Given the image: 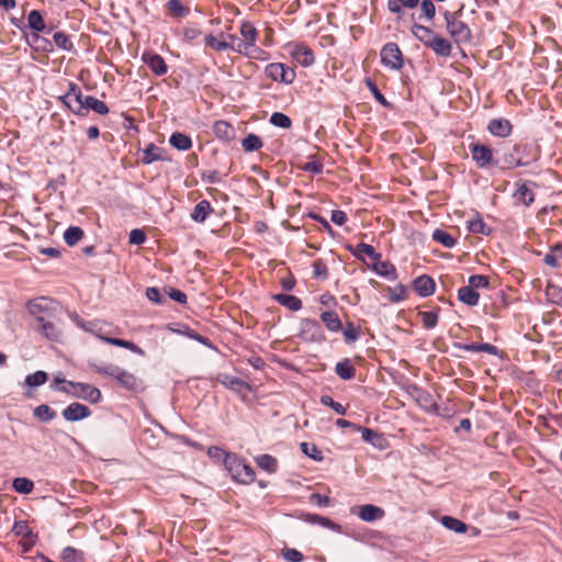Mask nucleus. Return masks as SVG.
I'll use <instances>...</instances> for the list:
<instances>
[{
  "label": "nucleus",
  "mask_w": 562,
  "mask_h": 562,
  "mask_svg": "<svg viewBox=\"0 0 562 562\" xmlns=\"http://www.w3.org/2000/svg\"><path fill=\"white\" fill-rule=\"evenodd\" d=\"M495 165L502 169H512L519 166H529L537 160V154L531 145H514L510 151L499 156L496 150Z\"/></svg>",
  "instance_id": "nucleus-1"
},
{
  "label": "nucleus",
  "mask_w": 562,
  "mask_h": 562,
  "mask_svg": "<svg viewBox=\"0 0 562 562\" xmlns=\"http://www.w3.org/2000/svg\"><path fill=\"white\" fill-rule=\"evenodd\" d=\"M90 368H92L99 374L113 378L121 386L128 391L143 390L142 380L124 369L117 367L99 366L95 363H90Z\"/></svg>",
  "instance_id": "nucleus-2"
},
{
  "label": "nucleus",
  "mask_w": 562,
  "mask_h": 562,
  "mask_svg": "<svg viewBox=\"0 0 562 562\" xmlns=\"http://www.w3.org/2000/svg\"><path fill=\"white\" fill-rule=\"evenodd\" d=\"M460 12L461 10L453 13L447 10L443 11L447 32L457 43L469 42L471 40L470 27L463 21L457 19V14H460Z\"/></svg>",
  "instance_id": "nucleus-3"
},
{
  "label": "nucleus",
  "mask_w": 562,
  "mask_h": 562,
  "mask_svg": "<svg viewBox=\"0 0 562 562\" xmlns=\"http://www.w3.org/2000/svg\"><path fill=\"white\" fill-rule=\"evenodd\" d=\"M381 64L392 70H400L404 65L403 53L394 42L386 43L381 52Z\"/></svg>",
  "instance_id": "nucleus-4"
},
{
  "label": "nucleus",
  "mask_w": 562,
  "mask_h": 562,
  "mask_svg": "<svg viewBox=\"0 0 562 562\" xmlns=\"http://www.w3.org/2000/svg\"><path fill=\"white\" fill-rule=\"evenodd\" d=\"M68 385L72 391L68 390L66 386L58 387V390L65 393H71L74 396L83 398L91 403H98L101 400L100 390L90 384L68 381Z\"/></svg>",
  "instance_id": "nucleus-5"
},
{
  "label": "nucleus",
  "mask_w": 562,
  "mask_h": 562,
  "mask_svg": "<svg viewBox=\"0 0 562 562\" xmlns=\"http://www.w3.org/2000/svg\"><path fill=\"white\" fill-rule=\"evenodd\" d=\"M265 74L273 81L290 85L295 78V70L282 63H271L266 66Z\"/></svg>",
  "instance_id": "nucleus-6"
},
{
  "label": "nucleus",
  "mask_w": 562,
  "mask_h": 562,
  "mask_svg": "<svg viewBox=\"0 0 562 562\" xmlns=\"http://www.w3.org/2000/svg\"><path fill=\"white\" fill-rule=\"evenodd\" d=\"M472 159L480 168L495 164L494 153L492 148L483 144H470L469 146Z\"/></svg>",
  "instance_id": "nucleus-7"
},
{
  "label": "nucleus",
  "mask_w": 562,
  "mask_h": 562,
  "mask_svg": "<svg viewBox=\"0 0 562 562\" xmlns=\"http://www.w3.org/2000/svg\"><path fill=\"white\" fill-rule=\"evenodd\" d=\"M90 110L100 115H106L110 112L109 106L103 101L92 95H87L83 99V103L77 106L75 115L87 116Z\"/></svg>",
  "instance_id": "nucleus-8"
},
{
  "label": "nucleus",
  "mask_w": 562,
  "mask_h": 562,
  "mask_svg": "<svg viewBox=\"0 0 562 562\" xmlns=\"http://www.w3.org/2000/svg\"><path fill=\"white\" fill-rule=\"evenodd\" d=\"M291 57L303 67H311L315 61L313 50L305 44H295L290 50Z\"/></svg>",
  "instance_id": "nucleus-9"
},
{
  "label": "nucleus",
  "mask_w": 562,
  "mask_h": 562,
  "mask_svg": "<svg viewBox=\"0 0 562 562\" xmlns=\"http://www.w3.org/2000/svg\"><path fill=\"white\" fill-rule=\"evenodd\" d=\"M142 61L148 66V68L156 75V76H164L168 71V66L165 61V59L157 53L153 52H145L142 55Z\"/></svg>",
  "instance_id": "nucleus-10"
},
{
  "label": "nucleus",
  "mask_w": 562,
  "mask_h": 562,
  "mask_svg": "<svg viewBox=\"0 0 562 562\" xmlns=\"http://www.w3.org/2000/svg\"><path fill=\"white\" fill-rule=\"evenodd\" d=\"M486 130L495 137L505 138L512 134L513 124L505 117H496L488 122Z\"/></svg>",
  "instance_id": "nucleus-11"
},
{
  "label": "nucleus",
  "mask_w": 562,
  "mask_h": 562,
  "mask_svg": "<svg viewBox=\"0 0 562 562\" xmlns=\"http://www.w3.org/2000/svg\"><path fill=\"white\" fill-rule=\"evenodd\" d=\"M292 167L296 168L299 171H304L308 173H322L324 165L322 161L314 156L299 157L292 164Z\"/></svg>",
  "instance_id": "nucleus-12"
},
{
  "label": "nucleus",
  "mask_w": 562,
  "mask_h": 562,
  "mask_svg": "<svg viewBox=\"0 0 562 562\" xmlns=\"http://www.w3.org/2000/svg\"><path fill=\"white\" fill-rule=\"evenodd\" d=\"M82 327L86 330L94 333L97 337H99L101 340L105 341L109 345L126 348V349H128V350H131V351H133V352H135V353H137L139 356H144L145 355V351L140 347H138L137 345H135L134 342H132L130 340H124V339H121V338L106 337V336L101 335L99 331H94L90 327H87L85 325H82Z\"/></svg>",
  "instance_id": "nucleus-13"
},
{
  "label": "nucleus",
  "mask_w": 562,
  "mask_h": 562,
  "mask_svg": "<svg viewBox=\"0 0 562 562\" xmlns=\"http://www.w3.org/2000/svg\"><path fill=\"white\" fill-rule=\"evenodd\" d=\"M167 159H169L167 157V150L162 147L155 145L154 143L148 144L146 148L143 149L140 155L142 162L146 165L151 164L154 161Z\"/></svg>",
  "instance_id": "nucleus-14"
},
{
  "label": "nucleus",
  "mask_w": 562,
  "mask_h": 562,
  "mask_svg": "<svg viewBox=\"0 0 562 562\" xmlns=\"http://www.w3.org/2000/svg\"><path fill=\"white\" fill-rule=\"evenodd\" d=\"M88 406L80 403H71L63 411V417L69 422H78L90 416Z\"/></svg>",
  "instance_id": "nucleus-15"
},
{
  "label": "nucleus",
  "mask_w": 562,
  "mask_h": 562,
  "mask_svg": "<svg viewBox=\"0 0 562 562\" xmlns=\"http://www.w3.org/2000/svg\"><path fill=\"white\" fill-rule=\"evenodd\" d=\"M24 38L35 52L50 53L54 50V44L48 38L41 36L38 33L27 35L24 33Z\"/></svg>",
  "instance_id": "nucleus-16"
},
{
  "label": "nucleus",
  "mask_w": 562,
  "mask_h": 562,
  "mask_svg": "<svg viewBox=\"0 0 562 562\" xmlns=\"http://www.w3.org/2000/svg\"><path fill=\"white\" fill-rule=\"evenodd\" d=\"M357 431L361 432L362 439L366 442L371 443L373 447H376L379 449H385L386 447V439L383 437L382 434H379L370 428H366L362 426L357 427Z\"/></svg>",
  "instance_id": "nucleus-17"
},
{
  "label": "nucleus",
  "mask_w": 562,
  "mask_h": 562,
  "mask_svg": "<svg viewBox=\"0 0 562 562\" xmlns=\"http://www.w3.org/2000/svg\"><path fill=\"white\" fill-rule=\"evenodd\" d=\"M427 47L432 49V52L437 56H441V57H449L452 52L451 43L447 38L438 35V34L436 37H434V40L430 43H428Z\"/></svg>",
  "instance_id": "nucleus-18"
},
{
  "label": "nucleus",
  "mask_w": 562,
  "mask_h": 562,
  "mask_svg": "<svg viewBox=\"0 0 562 562\" xmlns=\"http://www.w3.org/2000/svg\"><path fill=\"white\" fill-rule=\"evenodd\" d=\"M411 32L426 47L428 46V43L437 36V33H435L430 27L416 22L411 26Z\"/></svg>",
  "instance_id": "nucleus-19"
},
{
  "label": "nucleus",
  "mask_w": 562,
  "mask_h": 562,
  "mask_svg": "<svg viewBox=\"0 0 562 562\" xmlns=\"http://www.w3.org/2000/svg\"><path fill=\"white\" fill-rule=\"evenodd\" d=\"M414 289L420 296H429L435 291V282L434 280L424 274L414 280Z\"/></svg>",
  "instance_id": "nucleus-20"
},
{
  "label": "nucleus",
  "mask_w": 562,
  "mask_h": 562,
  "mask_svg": "<svg viewBox=\"0 0 562 562\" xmlns=\"http://www.w3.org/2000/svg\"><path fill=\"white\" fill-rule=\"evenodd\" d=\"M358 516L364 521H374L384 516V510L378 506L367 504L359 507Z\"/></svg>",
  "instance_id": "nucleus-21"
},
{
  "label": "nucleus",
  "mask_w": 562,
  "mask_h": 562,
  "mask_svg": "<svg viewBox=\"0 0 562 562\" xmlns=\"http://www.w3.org/2000/svg\"><path fill=\"white\" fill-rule=\"evenodd\" d=\"M301 518L310 524H319L323 527H326L328 529H331L334 531L340 532L341 526L336 524L335 521L330 520L329 518L316 515V514H304L301 516Z\"/></svg>",
  "instance_id": "nucleus-22"
},
{
  "label": "nucleus",
  "mask_w": 562,
  "mask_h": 562,
  "mask_svg": "<svg viewBox=\"0 0 562 562\" xmlns=\"http://www.w3.org/2000/svg\"><path fill=\"white\" fill-rule=\"evenodd\" d=\"M169 144L178 150L186 151L192 147V138L182 132H175L169 137Z\"/></svg>",
  "instance_id": "nucleus-23"
},
{
  "label": "nucleus",
  "mask_w": 562,
  "mask_h": 562,
  "mask_svg": "<svg viewBox=\"0 0 562 562\" xmlns=\"http://www.w3.org/2000/svg\"><path fill=\"white\" fill-rule=\"evenodd\" d=\"M26 27L31 29L34 33H41L46 30V24L42 13L38 10H32L27 15Z\"/></svg>",
  "instance_id": "nucleus-24"
},
{
  "label": "nucleus",
  "mask_w": 562,
  "mask_h": 562,
  "mask_svg": "<svg viewBox=\"0 0 562 562\" xmlns=\"http://www.w3.org/2000/svg\"><path fill=\"white\" fill-rule=\"evenodd\" d=\"M212 211L213 210L210 202L206 200H202L194 206V210L191 214V218L194 222L202 223L207 218Z\"/></svg>",
  "instance_id": "nucleus-25"
},
{
  "label": "nucleus",
  "mask_w": 562,
  "mask_h": 562,
  "mask_svg": "<svg viewBox=\"0 0 562 562\" xmlns=\"http://www.w3.org/2000/svg\"><path fill=\"white\" fill-rule=\"evenodd\" d=\"M458 297L464 304L474 306L479 303L480 295L472 286L465 285L459 289Z\"/></svg>",
  "instance_id": "nucleus-26"
},
{
  "label": "nucleus",
  "mask_w": 562,
  "mask_h": 562,
  "mask_svg": "<svg viewBox=\"0 0 562 562\" xmlns=\"http://www.w3.org/2000/svg\"><path fill=\"white\" fill-rule=\"evenodd\" d=\"M38 326L42 330V333L52 340H57L60 336V331L55 326V324L50 321L45 319V317L40 316L36 318Z\"/></svg>",
  "instance_id": "nucleus-27"
},
{
  "label": "nucleus",
  "mask_w": 562,
  "mask_h": 562,
  "mask_svg": "<svg viewBox=\"0 0 562 562\" xmlns=\"http://www.w3.org/2000/svg\"><path fill=\"white\" fill-rule=\"evenodd\" d=\"M214 134L224 140H231L235 135L234 127L226 121H217L213 127Z\"/></svg>",
  "instance_id": "nucleus-28"
},
{
  "label": "nucleus",
  "mask_w": 562,
  "mask_h": 562,
  "mask_svg": "<svg viewBox=\"0 0 562 562\" xmlns=\"http://www.w3.org/2000/svg\"><path fill=\"white\" fill-rule=\"evenodd\" d=\"M420 0H389L387 9L390 12L394 14L401 15L403 13V9H414L417 7Z\"/></svg>",
  "instance_id": "nucleus-29"
},
{
  "label": "nucleus",
  "mask_w": 562,
  "mask_h": 562,
  "mask_svg": "<svg viewBox=\"0 0 562 562\" xmlns=\"http://www.w3.org/2000/svg\"><path fill=\"white\" fill-rule=\"evenodd\" d=\"M372 268L374 271L383 277L395 279L396 272L393 265H391L389 261H382L380 259H373L372 260Z\"/></svg>",
  "instance_id": "nucleus-30"
},
{
  "label": "nucleus",
  "mask_w": 562,
  "mask_h": 562,
  "mask_svg": "<svg viewBox=\"0 0 562 562\" xmlns=\"http://www.w3.org/2000/svg\"><path fill=\"white\" fill-rule=\"evenodd\" d=\"M262 139L258 135L252 133L248 134L246 137L241 139V147L245 153L257 151L260 148H262Z\"/></svg>",
  "instance_id": "nucleus-31"
},
{
  "label": "nucleus",
  "mask_w": 562,
  "mask_h": 562,
  "mask_svg": "<svg viewBox=\"0 0 562 562\" xmlns=\"http://www.w3.org/2000/svg\"><path fill=\"white\" fill-rule=\"evenodd\" d=\"M335 371L337 375L342 380H351L356 375V369L350 362V360L346 359L345 361L338 362L336 364Z\"/></svg>",
  "instance_id": "nucleus-32"
},
{
  "label": "nucleus",
  "mask_w": 562,
  "mask_h": 562,
  "mask_svg": "<svg viewBox=\"0 0 562 562\" xmlns=\"http://www.w3.org/2000/svg\"><path fill=\"white\" fill-rule=\"evenodd\" d=\"M273 297L279 304L288 307L291 311H299L302 307L301 300L294 295L277 294Z\"/></svg>",
  "instance_id": "nucleus-33"
},
{
  "label": "nucleus",
  "mask_w": 562,
  "mask_h": 562,
  "mask_svg": "<svg viewBox=\"0 0 562 562\" xmlns=\"http://www.w3.org/2000/svg\"><path fill=\"white\" fill-rule=\"evenodd\" d=\"M53 44H55L58 48L66 50V52L75 50V46H74L72 42L70 41L69 35L63 31H58V32L54 33Z\"/></svg>",
  "instance_id": "nucleus-34"
},
{
  "label": "nucleus",
  "mask_w": 562,
  "mask_h": 562,
  "mask_svg": "<svg viewBox=\"0 0 562 562\" xmlns=\"http://www.w3.org/2000/svg\"><path fill=\"white\" fill-rule=\"evenodd\" d=\"M514 198L527 206L533 202V193L526 183L518 184Z\"/></svg>",
  "instance_id": "nucleus-35"
},
{
  "label": "nucleus",
  "mask_w": 562,
  "mask_h": 562,
  "mask_svg": "<svg viewBox=\"0 0 562 562\" xmlns=\"http://www.w3.org/2000/svg\"><path fill=\"white\" fill-rule=\"evenodd\" d=\"M227 38L229 40V42H228L229 49H232L238 54H241L244 56L246 54H248V48H249V46H251V43L246 42L245 40H240L236 35H232V34H227Z\"/></svg>",
  "instance_id": "nucleus-36"
},
{
  "label": "nucleus",
  "mask_w": 562,
  "mask_h": 562,
  "mask_svg": "<svg viewBox=\"0 0 562 562\" xmlns=\"http://www.w3.org/2000/svg\"><path fill=\"white\" fill-rule=\"evenodd\" d=\"M321 318L329 330L337 331L341 328L339 316L334 311L323 312Z\"/></svg>",
  "instance_id": "nucleus-37"
},
{
  "label": "nucleus",
  "mask_w": 562,
  "mask_h": 562,
  "mask_svg": "<svg viewBox=\"0 0 562 562\" xmlns=\"http://www.w3.org/2000/svg\"><path fill=\"white\" fill-rule=\"evenodd\" d=\"M441 524L457 533H464L468 530V526L463 521L451 516H443Z\"/></svg>",
  "instance_id": "nucleus-38"
},
{
  "label": "nucleus",
  "mask_w": 562,
  "mask_h": 562,
  "mask_svg": "<svg viewBox=\"0 0 562 562\" xmlns=\"http://www.w3.org/2000/svg\"><path fill=\"white\" fill-rule=\"evenodd\" d=\"M412 395L415 397L419 406L425 409H430V407L435 405L431 395L422 389L413 387Z\"/></svg>",
  "instance_id": "nucleus-39"
},
{
  "label": "nucleus",
  "mask_w": 562,
  "mask_h": 562,
  "mask_svg": "<svg viewBox=\"0 0 562 562\" xmlns=\"http://www.w3.org/2000/svg\"><path fill=\"white\" fill-rule=\"evenodd\" d=\"M459 349L467 350V351H484L490 355L496 356L498 353V349L491 345V344H464L459 345Z\"/></svg>",
  "instance_id": "nucleus-40"
},
{
  "label": "nucleus",
  "mask_w": 562,
  "mask_h": 562,
  "mask_svg": "<svg viewBox=\"0 0 562 562\" xmlns=\"http://www.w3.org/2000/svg\"><path fill=\"white\" fill-rule=\"evenodd\" d=\"M67 92L70 100L75 103V106L81 105L83 99L87 98V95L82 93L81 88L75 82H69ZM76 110L77 108L72 109L74 114H76Z\"/></svg>",
  "instance_id": "nucleus-41"
},
{
  "label": "nucleus",
  "mask_w": 562,
  "mask_h": 562,
  "mask_svg": "<svg viewBox=\"0 0 562 562\" xmlns=\"http://www.w3.org/2000/svg\"><path fill=\"white\" fill-rule=\"evenodd\" d=\"M167 8L173 18L187 16L190 9L181 3L180 0H168Z\"/></svg>",
  "instance_id": "nucleus-42"
},
{
  "label": "nucleus",
  "mask_w": 562,
  "mask_h": 562,
  "mask_svg": "<svg viewBox=\"0 0 562 562\" xmlns=\"http://www.w3.org/2000/svg\"><path fill=\"white\" fill-rule=\"evenodd\" d=\"M83 237V231L78 226H70L64 234L65 243L75 246Z\"/></svg>",
  "instance_id": "nucleus-43"
},
{
  "label": "nucleus",
  "mask_w": 562,
  "mask_h": 562,
  "mask_svg": "<svg viewBox=\"0 0 562 562\" xmlns=\"http://www.w3.org/2000/svg\"><path fill=\"white\" fill-rule=\"evenodd\" d=\"M12 486L20 494H30L34 488V483L26 477H16L13 480Z\"/></svg>",
  "instance_id": "nucleus-44"
},
{
  "label": "nucleus",
  "mask_w": 562,
  "mask_h": 562,
  "mask_svg": "<svg viewBox=\"0 0 562 562\" xmlns=\"http://www.w3.org/2000/svg\"><path fill=\"white\" fill-rule=\"evenodd\" d=\"M270 124L281 128H290L292 126V120L289 115L282 112H273L269 119Z\"/></svg>",
  "instance_id": "nucleus-45"
},
{
  "label": "nucleus",
  "mask_w": 562,
  "mask_h": 562,
  "mask_svg": "<svg viewBox=\"0 0 562 562\" xmlns=\"http://www.w3.org/2000/svg\"><path fill=\"white\" fill-rule=\"evenodd\" d=\"M366 85L369 88V90L372 92L374 99L384 108L392 109V103L389 102L385 97L381 93L378 86L370 79H366Z\"/></svg>",
  "instance_id": "nucleus-46"
},
{
  "label": "nucleus",
  "mask_w": 562,
  "mask_h": 562,
  "mask_svg": "<svg viewBox=\"0 0 562 562\" xmlns=\"http://www.w3.org/2000/svg\"><path fill=\"white\" fill-rule=\"evenodd\" d=\"M240 34L246 42L255 43L258 36L256 27L248 21H245L240 25Z\"/></svg>",
  "instance_id": "nucleus-47"
},
{
  "label": "nucleus",
  "mask_w": 562,
  "mask_h": 562,
  "mask_svg": "<svg viewBox=\"0 0 562 562\" xmlns=\"http://www.w3.org/2000/svg\"><path fill=\"white\" fill-rule=\"evenodd\" d=\"M34 416L43 422H48L55 418L56 413L46 404H42L34 408Z\"/></svg>",
  "instance_id": "nucleus-48"
},
{
  "label": "nucleus",
  "mask_w": 562,
  "mask_h": 562,
  "mask_svg": "<svg viewBox=\"0 0 562 562\" xmlns=\"http://www.w3.org/2000/svg\"><path fill=\"white\" fill-rule=\"evenodd\" d=\"M432 238H434V240L440 243L441 245H443L447 248H451L456 244V239L450 234H448L447 232H445L442 229L434 231Z\"/></svg>",
  "instance_id": "nucleus-49"
},
{
  "label": "nucleus",
  "mask_w": 562,
  "mask_h": 562,
  "mask_svg": "<svg viewBox=\"0 0 562 562\" xmlns=\"http://www.w3.org/2000/svg\"><path fill=\"white\" fill-rule=\"evenodd\" d=\"M257 464L268 471L269 473H273L277 470V460L269 454H261L257 458Z\"/></svg>",
  "instance_id": "nucleus-50"
},
{
  "label": "nucleus",
  "mask_w": 562,
  "mask_h": 562,
  "mask_svg": "<svg viewBox=\"0 0 562 562\" xmlns=\"http://www.w3.org/2000/svg\"><path fill=\"white\" fill-rule=\"evenodd\" d=\"M48 379V375L44 371H36L33 374H29L25 379V384L30 387H36L44 384Z\"/></svg>",
  "instance_id": "nucleus-51"
},
{
  "label": "nucleus",
  "mask_w": 562,
  "mask_h": 562,
  "mask_svg": "<svg viewBox=\"0 0 562 562\" xmlns=\"http://www.w3.org/2000/svg\"><path fill=\"white\" fill-rule=\"evenodd\" d=\"M420 10L422 14L418 16V19L424 18L428 21H431L436 15V7L431 0H422Z\"/></svg>",
  "instance_id": "nucleus-52"
},
{
  "label": "nucleus",
  "mask_w": 562,
  "mask_h": 562,
  "mask_svg": "<svg viewBox=\"0 0 562 562\" xmlns=\"http://www.w3.org/2000/svg\"><path fill=\"white\" fill-rule=\"evenodd\" d=\"M468 228L472 233L490 235L491 228H487L481 217H476L469 222Z\"/></svg>",
  "instance_id": "nucleus-53"
},
{
  "label": "nucleus",
  "mask_w": 562,
  "mask_h": 562,
  "mask_svg": "<svg viewBox=\"0 0 562 562\" xmlns=\"http://www.w3.org/2000/svg\"><path fill=\"white\" fill-rule=\"evenodd\" d=\"M204 41L207 46H210L211 48H213L217 52H223V50L229 49L227 41H218L213 34L206 35Z\"/></svg>",
  "instance_id": "nucleus-54"
},
{
  "label": "nucleus",
  "mask_w": 562,
  "mask_h": 562,
  "mask_svg": "<svg viewBox=\"0 0 562 562\" xmlns=\"http://www.w3.org/2000/svg\"><path fill=\"white\" fill-rule=\"evenodd\" d=\"M419 315L424 327L427 329L434 328L438 323V312L436 311L420 312Z\"/></svg>",
  "instance_id": "nucleus-55"
},
{
  "label": "nucleus",
  "mask_w": 562,
  "mask_h": 562,
  "mask_svg": "<svg viewBox=\"0 0 562 562\" xmlns=\"http://www.w3.org/2000/svg\"><path fill=\"white\" fill-rule=\"evenodd\" d=\"M362 254L367 255L371 260L381 258V255L378 254L371 245L364 243L358 244L356 248L357 256H361Z\"/></svg>",
  "instance_id": "nucleus-56"
},
{
  "label": "nucleus",
  "mask_w": 562,
  "mask_h": 562,
  "mask_svg": "<svg viewBox=\"0 0 562 562\" xmlns=\"http://www.w3.org/2000/svg\"><path fill=\"white\" fill-rule=\"evenodd\" d=\"M301 450L314 460L321 461L323 459L322 451L314 443L302 442Z\"/></svg>",
  "instance_id": "nucleus-57"
},
{
  "label": "nucleus",
  "mask_w": 562,
  "mask_h": 562,
  "mask_svg": "<svg viewBox=\"0 0 562 562\" xmlns=\"http://www.w3.org/2000/svg\"><path fill=\"white\" fill-rule=\"evenodd\" d=\"M321 403L324 406L331 407L339 415L346 414V408L340 403L335 402L329 395H323L321 397Z\"/></svg>",
  "instance_id": "nucleus-58"
},
{
  "label": "nucleus",
  "mask_w": 562,
  "mask_h": 562,
  "mask_svg": "<svg viewBox=\"0 0 562 562\" xmlns=\"http://www.w3.org/2000/svg\"><path fill=\"white\" fill-rule=\"evenodd\" d=\"M490 281L488 277L482 276V274H474L469 278V285L472 286V289H480V288H486L488 286Z\"/></svg>",
  "instance_id": "nucleus-59"
},
{
  "label": "nucleus",
  "mask_w": 562,
  "mask_h": 562,
  "mask_svg": "<svg viewBox=\"0 0 562 562\" xmlns=\"http://www.w3.org/2000/svg\"><path fill=\"white\" fill-rule=\"evenodd\" d=\"M221 382L231 387V389H239V387H243V386H246V383L244 381H241L240 379L238 378H235V376H229V375H222L221 378Z\"/></svg>",
  "instance_id": "nucleus-60"
},
{
  "label": "nucleus",
  "mask_w": 562,
  "mask_h": 562,
  "mask_svg": "<svg viewBox=\"0 0 562 562\" xmlns=\"http://www.w3.org/2000/svg\"><path fill=\"white\" fill-rule=\"evenodd\" d=\"M282 557L289 562H302L304 559L303 554L293 548L283 550Z\"/></svg>",
  "instance_id": "nucleus-61"
},
{
  "label": "nucleus",
  "mask_w": 562,
  "mask_h": 562,
  "mask_svg": "<svg viewBox=\"0 0 562 562\" xmlns=\"http://www.w3.org/2000/svg\"><path fill=\"white\" fill-rule=\"evenodd\" d=\"M267 55L268 54L263 49L256 46L255 43L254 44L251 43V46H249V48H248V54H246L245 56L248 58L265 60V59H267Z\"/></svg>",
  "instance_id": "nucleus-62"
},
{
  "label": "nucleus",
  "mask_w": 562,
  "mask_h": 562,
  "mask_svg": "<svg viewBox=\"0 0 562 562\" xmlns=\"http://www.w3.org/2000/svg\"><path fill=\"white\" fill-rule=\"evenodd\" d=\"M12 530L15 535L22 536L23 538L33 535L25 521L15 522Z\"/></svg>",
  "instance_id": "nucleus-63"
},
{
  "label": "nucleus",
  "mask_w": 562,
  "mask_h": 562,
  "mask_svg": "<svg viewBox=\"0 0 562 562\" xmlns=\"http://www.w3.org/2000/svg\"><path fill=\"white\" fill-rule=\"evenodd\" d=\"M146 240V235L142 229H133L130 233V243L134 245H142Z\"/></svg>",
  "instance_id": "nucleus-64"
}]
</instances>
